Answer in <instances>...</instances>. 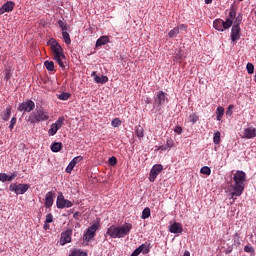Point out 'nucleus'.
<instances>
[{
  "label": "nucleus",
  "mask_w": 256,
  "mask_h": 256,
  "mask_svg": "<svg viewBox=\"0 0 256 256\" xmlns=\"http://www.w3.org/2000/svg\"><path fill=\"white\" fill-rule=\"evenodd\" d=\"M234 184L227 186V192L231 194V199L241 197L245 191V182L247 181V174L244 171L237 170L233 176Z\"/></svg>",
  "instance_id": "f257e3e1"
},
{
  "label": "nucleus",
  "mask_w": 256,
  "mask_h": 256,
  "mask_svg": "<svg viewBox=\"0 0 256 256\" xmlns=\"http://www.w3.org/2000/svg\"><path fill=\"white\" fill-rule=\"evenodd\" d=\"M131 229H133V225L131 223H125L120 227L111 226L108 228L106 234L109 235L111 239H122L131 233Z\"/></svg>",
  "instance_id": "f03ea898"
},
{
  "label": "nucleus",
  "mask_w": 256,
  "mask_h": 256,
  "mask_svg": "<svg viewBox=\"0 0 256 256\" xmlns=\"http://www.w3.org/2000/svg\"><path fill=\"white\" fill-rule=\"evenodd\" d=\"M28 123L35 125V123H43L44 121H49V112L47 110L37 107L28 117Z\"/></svg>",
  "instance_id": "7ed1b4c3"
},
{
  "label": "nucleus",
  "mask_w": 256,
  "mask_h": 256,
  "mask_svg": "<svg viewBox=\"0 0 256 256\" xmlns=\"http://www.w3.org/2000/svg\"><path fill=\"white\" fill-rule=\"evenodd\" d=\"M53 58L56 60L58 65H63V59H65V54H63V48L61 44L55 41V39L49 40Z\"/></svg>",
  "instance_id": "20e7f679"
},
{
  "label": "nucleus",
  "mask_w": 256,
  "mask_h": 256,
  "mask_svg": "<svg viewBox=\"0 0 256 256\" xmlns=\"http://www.w3.org/2000/svg\"><path fill=\"white\" fill-rule=\"evenodd\" d=\"M29 184H17V183H12L9 186V191L12 193H15L16 195H25L27 191L30 189Z\"/></svg>",
  "instance_id": "39448f33"
},
{
  "label": "nucleus",
  "mask_w": 256,
  "mask_h": 256,
  "mask_svg": "<svg viewBox=\"0 0 256 256\" xmlns=\"http://www.w3.org/2000/svg\"><path fill=\"white\" fill-rule=\"evenodd\" d=\"M35 110V102L33 100H27L19 104L18 111L20 113H31Z\"/></svg>",
  "instance_id": "423d86ee"
},
{
  "label": "nucleus",
  "mask_w": 256,
  "mask_h": 256,
  "mask_svg": "<svg viewBox=\"0 0 256 256\" xmlns=\"http://www.w3.org/2000/svg\"><path fill=\"white\" fill-rule=\"evenodd\" d=\"M56 205L58 209H65V208L73 207V202H71L68 199H65V197L63 196V193H60L57 197Z\"/></svg>",
  "instance_id": "0eeeda50"
},
{
  "label": "nucleus",
  "mask_w": 256,
  "mask_h": 256,
  "mask_svg": "<svg viewBox=\"0 0 256 256\" xmlns=\"http://www.w3.org/2000/svg\"><path fill=\"white\" fill-rule=\"evenodd\" d=\"M166 101H169V99L167 98V93L163 91H158L154 97V105L156 107H162V105H164Z\"/></svg>",
  "instance_id": "6e6552de"
},
{
  "label": "nucleus",
  "mask_w": 256,
  "mask_h": 256,
  "mask_svg": "<svg viewBox=\"0 0 256 256\" xmlns=\"http://www.w3.org/2000/svg\"><path fill=\"white\" fill-rule=\"evenodd\" d=\"M163 171V166L161 164L154 165L149 173V181L150 183H155V179L159 176V174Z\"/></svg>",
  "instance_id": "1a4fd4ad"
},
{
  "label": "nucleus",
  "mask_w": 256,
  "mask_h": 256,
  "mask_svg": "<svg viewBox=\"0 0 256 256\" xmlns=\"http://www.w3.org/2000/svg\"><path fill=\"white\" fill-rule=\"evenodd\" d=\"M230 38L232 43H236V41H239V39H241V26H239L238 24H233Z\"/></svg>",
  "instance_id": "9d476101"
},
{
  "label": "nucleus",
  "mask_w": 256,
  "mask_h": 256,
  "mask_svg": "<svg viewBox=\"0 0 256 256\" xmlns=\"http://www.w3.org/2000/svg\"><path fill=\"white\" fill-rule=\"evenodd\" d=\"M73 236V229H67L61 233L60 245H67L71 243V237Z\"/></svg>",
  "instance_id": "9b49d317"
},
{
  "label": "nucleus",
  "mask_w": 256,
  "mask_h": 256,
  "mask_svg": "<svg viewBox=\"0 0 256 256\" xmlns=\"http://www.w3.org/2000/svg\"><path fill=\"white\" fill-rule=\"evenodd\" d=\"M97 224H93L87 229V232L83 236V240L89 243L93 237H95V233H97Z\"/></svg>",
  "instance_id": "f8f14e48"
},
{
  "label": "nucleus",
  "mask_w": 256,
  "mask_h": 256,
  "mask_svg": "<svg viewBox=\"0 0 256 256\" xmlns=\"http://www.w3.org/2000/svg\"><path fill=\"white\" fill-rule=\"evenodd\" d=\"M15 9V2L13 1H7L5 4L2 5L0 8V15H3L5 13H11Z\"/></svg>",
  "instance_id": "ddd939ff"
},
{
  "label": "nucleus",
  "mask_w": 256,
  "mask_h": 256,
  "mask_svg": "<svg viewBox=\"0 0 256 256\" xmlns=\"http://www.w3.org/2000/svg\"><path fill=\"white\" fill-rule=\"evenodd\" d=\"M256 137V128L248 127L244 129L242 139H255Z\"/></svg>",
  "instance_id": "4468645a"
},
{
  "label": "nucleus",
  "mask_w": 256,
  "mask_h": 256,
  "mask_svg": "<svg viewBox=\"0 0 256 256\" xmlns=\"http://www.w3.org/2000/svg\"><path fill=\"white\" fill-rule=\"evenodd\" d=\"M91 77H93L95 83H100L101 85H105L107 81H109V78L107 76H99L97 75V71H92Z\"/></svg>",
  "instance_id": "2eb2a0df"
},
{
  "label": "nucleus",
  "mask_w": 256,
  "mask_h": 256,
  "mask_svg": "<svg viewBox=\"0 0 256 256\" xmlns=\"http://www.w3.org/2000/svg\"><path fill=\"white\" fill-rule=\"evenodd\" d=\"M18 175H19L18 172L11 173L10 175H7V173H0V181H1V183H6V181L11 182Z\"/></svg>",
  "instance_id": "dca6fc26"
},
{
  "label": "nucleus",
  "mask_w": 256,
  "mask_h": 256,
  "mask_svg": "<svg viewBox=\"0 0 256 256\" xmlns=\"http://www.w3.org/2000/svg\"><path fill=\"white\" fill-rule=\"evenodd\" d=\"M169 231L174 234L181 233L183 231V225L179 222H174L169 226Z\"/></svg>",
  "instance_id": "f3484780"
},
{
  "label": "nucleus",
  "mask_w": 256,
  "mask_h": 256,
  "mask_svg": "<svg viewBox=\"0 0 256 256\" xmlns=\"http://www.w3.org/2000/svg\"><path fill=\"white\" fill-rule=\"evenodd\" d=\"M54 197H55V194H53V192H48L45 195L44 205H45L46 209H50V207H53V198Z\"/></svg>",
  "instance_id": "a211bd4d"
},
{
  "label": "nucleus",
  "mask_w": 256,
  "mask_h": 256,
  "mask_svg": "<svg viewBox=\"0 0 256 256\" xmlns=\"http://www.w3.org/2000/svg\"><path fill=\"white\" fill-rule=\"evenodd\" d=\"M180 29H185V25H180L178 27H174L169 33H168V37H170V39H173L174 37H177V35H179V30Z\"/></svg>",
  "instance_id": "6ab92c4d"
},
{
  "label": "nucleus",
  "mask_w": 256,
  "mask_h": 256,
  "mask_svg": "<svg viewBox=\"0 0 256 256\" xmlns=\"http://www.w3.org/2000/svg\"><path fill=\"white\" fill-rule=\"evenodd\" d=\"M58 25L62 31V33H68V31H70L71 27L69 26V24H67L66 22H64L63 20H59L58 21Z\"/></svg>",
  "instance_id": "aec40b11"
},
{
  "label": "nucleus",
  "mask_w": 256,
  "mask_h": 256,
  "mask_svg": "<svg viewBox=\"0 0 256 256\" xmlns=\"http://www.w3.org/2000/svg\"><path fill=\"white\" fill-rule=\"evenodd\" d=\"M107 43H109V36H101L96 41V47H102V45H107Z\"/></svg>",
  "instance_id": "412c9836"
},
{
  "label": "nucleus",
  "mask_w": 256,
  "mask_h": 256,
  "mask_svg": "<svg viewBox=\"0 0 256 256\" xmlns=\"http://www.w3.org/2000/svg\"><path fill=\"white\" fill-rule=\"evenodd\" d=\"M223 115H225V108H223V106H218L216 109L217 121H221L223 119Z\"/></svg>",
  "instance_id": "4be33fe9"
},
{
  "label": "nucleus",
  "mask_w": 256,
  "mask_h": 256,
  "mask_svg": "<svg viewBox=\"0 0 256 256\" xmlns=\"http://www.w3.org/2000/svg\"><path fill=\"white\" fill-rule=\"evenodd\" d=\"M213 27L216 29V31H224L223 20L216 19L213 23Z\"/></svg>",
  "instance_id": "5701e85b"
},
{
  "label": "nucleus",
  "mask_w": 256,
  "mask_h": 256,
  "mask_svg": "<svg viewBox=\"0 0 256 256\" xmlns=\"http://www.w3.org/2000/svg\"><path fill=\"white\" fill-rule=\"evenodd\" d=\"M63 149V144L61 142H55L54 144L51 145V151L53 153H59Z\"/></svg>",
  "instance_id": "b1692460"
},
{
  "label": "nucleus",
  "mask_w": 256,
  "mask_h": 256,
  "mask_svg": "<svg viewBox=\"0 0 256 256\" xmlns=\"http://www.w3.org/2000/svg\"><path fill=\"white\" fill-rule=\"evenodd\" d=\"M11 111H12L11 106L6 107V110L2 115L3 121H8L9 119H11Z\"/></svg>",
  "instance_id": "393cba45"
},
{
  "label": "nucleus",
  "mask_w": 256,
  "mask_h": 256,
  "mask_svg": "<svg viewBox=\"0 0 256 256\" xmlns=\"http://www.w3.org/2000/svg\"><path fill=\"white\" fill-rule=\"evenodd\" d=\"M235 17H237V12H235V9L232 8L226 18V21H230V23L233 24V21H235Z\"/></svg>",
  "instance_id": "a878e982"
},
{
  "label": "nucleus",
  "mask_w": 256,
  "mask_h": 256,
  "mask_svg": "<svg viewBox=\"0 0 256 256\" xmlns=\"http://www.w3.org/2000/svg\"><path fill=\"white\" fill-rule=\"evenodd\" d=\"M5 73V79L6 81H9V79H11L12 75H13V70L11 69V66H7L4 70Z\"/></svg>",
  "instance_id": "bb28decb"
},
{
  "label": "nucleus",
  "mask_w": 256,
  "mask_h": 256,
  "mask_svg": "<svg viewBox=\"0 0 256 256\" xmlns=\"http://www.w3.org/2000/svg\"><path fill=\"white\" fill-rule=\"evenodd\" d=\"M57 131H59V128L55 124H52L48 130V135L54 137V135H57Z\"/></svg>",
  "instance_id": "cd10ccee"
},
{
  "label": "nucleus",
  "mask_w": 256,
  "mask_h": 256,
  "mask_svg": "<svg viewBox=\"0 0 256 256\" xmlns=\"http://www.w3.org/2000/svg\"><path fill=\"white\" fill-rule=\"evenodd\" d=\"M149 217H151V208L146 207V208H144L143 211H142V216H141V218H142V219H149Z\"/></svg>",
  "instance_id": "c85d7f7f"
},
{
  "label": "nucleus",
  "mask_w": 256,
  "mask_h": 256,
  "mask_svg": "<svg viewBox=\"0 0 256 256\" xmlns=\"http://www.w3.org/2000/svg\"><path fill=\"white\" fill-rule=\"evenodd\" d=\"M137 137H139L140 139L143 138L145 136L143 127L141 125L136 126V131H135Z\"/></svg>",
  "instance_id": "c756f323"
},
{
  "label": "nucleus",
  "mask_w": 256,
  "mask_h": 256,
  "mask_svg": "<svg viewBox=\"0 0 256 256\" xmlns=\"http://www.w3.org/2000/svg\"><path fill=\"white\" fill-rule=\"evenodd\" d=\"M213 143L215 145H219V143H221V132H219V131L215 132L214 137H213Z\"/></svg>",
  "instance_id": "7c9ffc66"
},
{
  "label": "nucleus",
  "mask_w": 256,
  "mask_h": 256,
  "mask_svg": "<svg viewBox=\"0 0 256 256\" xmlns=\"http://www.w3.org/2000/svg\"><path fill=\"white\" fill-rule=\"evenodd\" d=\"M65 123V118L64 117H59L53 125H55L57 128L61 129Z\"/></svg>",
  "instance_id": "2f4dec72"
},
{
  "label": "nucleus",
  "mask_w": 256,
  "mask_h": 256,
  "mask_svg": "<svg viewBox=\"0 0 256 256\" xmlns=\"http://www.w3.org/2000/svg\"><path fill=\"white\" fill-rule=\"evenodd\" d=\"M62 37H63L66 45H71V36H69V32H63Z\"/></svg>",
  "instance_id": "473e14b6"
},
{
  "label": "nucleus",
  "mask_w": 256,
  "mask_h": 256,
  "mask_svg": "<svg viewBox=\"0 0 256 256\" xmlns=\"http://www.w3.org/2000/svg\"><path fill=\"white\" fill-rule=\"evenodd\" d=\"M189 121L190 123H197L199 121V116L196 113H192L189 115Z\"/></svg>",
  "instance_id": "72a5a7b5"
},
{
  "label": "nucleus",
  "mask_w": 256,
  "mask_h": 256,
  "mask_svg": "<svg viewBox=\"0 0 256 256\" xmlns=\"http://www.w3.org/2000/svg\"><path fill=\"white\" fill-rule=\"evenodd\" d=\"M71 97L70 93L67 92H62L59 96L58 99H60V101H67V99H69Z\"/></svg>",
  "instance_id": "f704fd0d"
},
{
  "label": "nucleus",
  "mask_w": 256,
  "mask_h": 256,
  "mask_svg": "<svg viewBox=\"0 0 256 256\" xmlns=\"http://www.w3.org/2000/svg\"><path fill=\"white\" fill-rule=\"evenodd\" d=\"M200 173H202V175H211V168L204 166L201 168Z\"/></svg>",
  "instance_id": "c9c22d12"
},
{
  "label": "nucleus",
  "mask_w": 256,
  "mask_h": 256,
  "mask_svg": "<svg viewBox=\"0 0 256 256\" xmlns=\"http://www.w3.org/2000/svg\"><path fill=\"white\" fill-rule=\"evenodd\" d=\"M244 251H245V253H250L252 255H255V248L253 246L246 245L244 247Z\"/></svg>",
  "instance_id": "e433bc0d"
},
{
  "label": "nucleus",
  "mask_w": 256,
  "mask_h": 256,
  "mask_svg": "<svg viewBox=\"0 0 256 256\" xmlns=\"http://www.w3.org/2000/svg\"><path fill=\"white\" fill-rule=\"evenodd\" d=\"M15 125H17V118L12 117L9 125L10 131H13V129H15Z\"/></svg>",
  "instance_id": "4c0bfd02"
},
{
  "label": "nucleus",
  "mask_w": 256,
  "mask_h": 256,
  "mask_svg": "<svg viewBox=\"0 0 256 256\" xmlns=\"http://www.w3.org/2000/svg\"><path fill=\"white\" fill-rule=\"evenodd\" d=\"M72 254L74 256H87V252L81 251V250H74L72 251Z\"/></svg>",
  "instance_id": "58836bf2"
},
{
  "label": "nucleus",
  "mask_w": 256,
  "mask_h": 256,
  "mask_svg": "<svg viewBox=\"0 0 256 256\" xmlns=\"http://www.w3.org/2000/svg\"><path fill=\"white\" fill-rule=\"evenodd\" d=\"M112 127H120L121 120L119 118H114L111 122Z\"/></svg>",
  "instance_id": "ea45409f"
},
{
  "label": "nucleus",
  "mask_w": 256,
  "mask_h": 256,
  "mask_svg": "<svg viewBox=\"0 0 256 256\" xmlns=\"http://www.w3.org/2000/svg\"><path fill=\"white\" fill-rule=\"evenodd\" d=\"M81 161H83V156H76L72 159V161L70 163L77 165V163H81Z\"/></svg>",
  "instance_id": "a19ab883"
},
{
  "label": "nucleus",
  "mask_w": 256,
  "mask_h": 256,
  "mask_svg": "<svg viewBox=\"0 0 256 256\" xmlns=\"http://www.w3.org/2000/svg\"><path fill=\"white\" fill-rule=\"evenodd\" d=\"M242 21H243V16L239 14L234 21V25H238V27H240Z\"/></svg>",
  "instance_id": "79ce46f5"
},
{
  "label": "nucleus",
  "mask_w": 256,
  "mask_h": 256,
  "mask_svg": "<svg viewBox=\"0 0 256 256\" xmlns=\"http://www.w3.org/2000/svg\"><path fill=\"white\" fill-rule=\"evenodd\" d=\"M246 69H247V72L249 73V75H253V73L255 72V66L254 65H247Z\"/></svg>",
  "instance_id": "37998d69"
},
{
  "label": "nucleus",
  "mask_w": 256,
  "mask_h": 256,
  "mask_svg": "<svg viewBox=\"0 0 256 256\" xmlns=\"http://www.w3.org/2000/svg\"><path fill=\"white\" fill-rule=\"evenodd\" d=\"M45 223H53V214L49 213L46 215Z\"/></svg>",
  "instance_id": "c03bdc74"
},
{
  "label": "nucleus",
  "mask_w": 256,
  "mask_h": 256,
  "mask_svg": "<svg viewBox=\"0 0 256 256\" xmlns=\"http://www.w3.org/2000/svg\"><path fill=\"white\" fill-rule=\"evenodd\" d=\"M232 22L229 20L223 21V27L224 29H230V27L232 26Z\"/></svg>",
  "instance_id": "a18cd8bd"
},
{
  "label": "nucleus",
  "mask_w": 256,
  "mask_h": 256,
  "mask_svg": "<svg viewBox=\"0 0 256 256\" xmlns=\"http://www.w3.org/2000/svg\"><path fill=\"white\" fill-rule=\"evenodd\" d=\"M73 169H75V165L72 162H70L66 168V173H71Z\"/></svg>",
  "instance_id": "49530a36"
},
{
  "label": "nucleus",
  "mask_w": 256,
  "mask_h": 256,
  "mask_svg": "<svg viewBox=\"0 0 256 256\" xmlns=\"http://www.w3.org/2000/svg\"><path fill=\"white\" fill-rule=\"evenodd\" d=\"M173 145H175V142L173 141V139L170 138L166 141V147H168V149H171Z\"/></svg>",
  "instance_id": "de8ad7c7"
},
{
  "label": "nucleus",
  "mask_w": 256,
  "mask_h": 256,
  "mask_svg": "<svg viewBox=\"0 0 256 256\" xmlns=\"http://www.w3.org/2000/svg\"><path fill=\"white\" fill-rule=\"evenodd\" d=\"M110 165H117V158L115 156L110 157L109 159Z\"/></svg>",
  "instance_id": "09e8293b"
},
{
  "label": "nucleus",
  "mask_w": 256,
  "mask_h": 256,
  "mask_svg": "<svg viewBox=\"0 0 256 256\" xmlns=\"http://www.w3.org/2000/svg\"><path fill=\"white\" fill-rule=\"evenodd\" d=\"M174 133L181 135V133H183V128L181 126H176L174 129Z\"/></svg>",
  "instance_id": "8fccbe9b"
},
{
  "label": "nucleus",
  "mask_w": 256,
  "mask_h": 256,
  "mask_svg": "<svg viewBox=\"0 0 256 256\" xmlns=\"http://www.w3.org/2000/svg\"><path fill=\"white\" fill-rule=\"evenodd\" d=\"M226 115H233V105H230L229 107H228V110L226 111Z\"/></svg>",
  "instance_id": "3c124183"
},
{
  "label": "nucleus",
  "mask_w": 256,
  "mask_h": 256,
  "mask_svg": "<svg viewBox=\"0 0 256 256\" xmlns=\"http://www.w3.org/2000/svg\"><path fill=\"white\" fill-rule=\"evenodd\" d=\"M51 229V226H49V223L44 222L43 230L44 231H49Z\"/></svg>",
  "instance_id": "603ef678"
},
{
  "label": "nucleus",
  "mask_w": 256,
  "mask_h": 256,
  "mask_svg": "<svg viewBox=\"0 0 256 256\" xmlns=\"http://www.w3.org/2000/svg\"><path fill=\"white\" fill-rule=\"evenodd\" d=\"M47 71H55V65H46Z\"/></svg>",
  "instance_id": "864d4df0"
},
{
  "label": "nucleus",
  "mask_w": 256,
  "mask_h": 256,
  "mask_svg": "<svg viewBox=\"0 0 256 256\" xmlns=\"http://www.w3.org/2000/svg\"><path fill=\"white\" fill-rule=\"evenodd\" d=\"M160 151H167V149H169V147H167V144L162 145L159 147Z\"/></svg>",
  "instance_id": "5fc2aeb1"
},
{
  "label": "nucleus",
  "mask_w": 256,
  "mask_h": 256,
  "mask_svg": "<svg viewBox=\"0 0 256 256\" xmlns=\"http://www.w3.org/2000/svg\"><path fill=\"white\" fill-rule=\"evenodd\" d=\"M44 65H55V63L53 61H45Z\"/></svg>",
  "instance_id": "6e6d98bb"
},
{
  "label": "nucleus",
  "mask_w": 256,
  "mask_h": 256,
  "mask_svg": "<svg viewBox=\"0 0 256 256\" xmlns=\"http://www.w3.org/2000/svg\"><path fill=\"white\" fill-rule=\"evenodd\" d=\"M211 3H213V0H205L206 5H211Z\"/></svg>",
  "instance_id": "4d7b16f0"
},
{
  "label": "nucleus",
  "mask_w": 256,
  "mask_h": 256,
  "mask_svg": "<svg viewBox=\"0 0 256 256\" xmlns=\"http://www.w3.org/2000/svg\"><path fill=\"white\" fill-rule=\"evenodd\" d=\"M73 217H74V219H77L79 217V212H75Z\"/></svg>",
  "instance_id": "13d9d810"
},
{
  "label": "nucleus",
  "mask_w": 256,
  "mask_h": 256,
  "mask_svg": "<svg viewBox=\"0 0 256 256\" xmlns=\"http://www.w3.org/2000/svg\"><path fill=\"white\" fill-rule=\"evenodd\" d=\"M183 256H191V253H189V251H185Z\"/></svg>",
  "instance_id": "bf43d9fd"
},
{
  "label": "nucleus",
  "mask_w": 256,
  "mask_h": 256,
  "mask_svg": "<svg viewBox=\"0 0 256 256\" xmlns=\"http://www.w3.org/2000/svg\"><path fill=\"white\" fill-rule=\"evenodd\" d=\"M176 63H181V58L179 60L176 59Z\"/></svg>",
  "instance_id": "052dcab7"
},
{
  "label": "nucleus",
  "mask_w": 256,
  "mask_h": 256,
  "mask_svg": "<svg viewBox=\"0 0 256 256\" xmlns=\"http://www.w3.org/2000/svg\"><path fill=\"white\" fill-rule=\"evenodd\" d=\"M234 241H235V243H238V245H239V238L237 240H234Z\"/></svg>",
  "instance_id": "680f3d73"
},
{
  "label": "nucleus",
  "mask_w": 256,
  "mask_h": 256,
  "mask_svg": "<svg viewBox=\"0 0 256 256\" xmlns=\"http://www.w3.org/2000/svg\"><path fill=\"white\" fill-rule=\"evenodd\" d=\"M68 256H75V255L73 254V252H71V254H69Z\"/></svg>",
  "instance_id": "e2e57ef3"
},
{
  "label": "nucleus",
  "mask_w": 256,
  "mask_h": 256,
  "mask_svg": "<svg viewBox=\"0 0 256 256\" xmlns=\"http://www.w3.org/2000/svg\"><path fill=\"white\" fill-rule=\"evenodd\" d=\"M61 67H62V69H65V67H67V66H65V65H61Z\"/></svg>",
  "instance_id": "0e129e2a"
},
{
  "label": "nucleus",
  "mask_w": 256,
  "mask_h": 256,
  "mask_svg": "<svg viewBox=\"0 0 256 256\" xmlns=\"http://www.w3.org/2000/svg\"><path fill=\"white\" fill-rule=\"evenodd\" d=\"M235 237H239V234H238V233H236V234H235Z\"/></svg>",
  "instance_id": "69168bd1"
},
{
  "label": "nucleus",
  "mask_w": 256,
  "mask_h": 256,
  "mask_svg": "<svg viewBox=\"0 0 256 256\" xmlns=\"http://www.w3.org/2000/svg\"><path fill=\"white\" fill-rule=\"evenodd\" d=\"M247 65H253V64L248 62Z\"/></svg>",
  "instance_id": "338daca9"
},
{
  "label": "nucleus",
  "mask_w": 256,
  "mask_h": 256,
  "mask_svg": "<svg viewBox=\"0 0 256 256\" xmlns=\"http://www.w3.org/2000/svg\"><path fill=\"white\" fill-rule=\"evenodd\" d=\"M228 253H231V250H228Z\"/></svg>",
  "instance_id": "774afa93"
}]
</instances>
